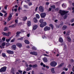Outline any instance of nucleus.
I'll return each mask as SVG.
<instances>
[{
	"label": "nucleus",
	"instance_id": "f257e3e1",
	"mask_svg": "<svg viewBox=\"0 0 74 74\" xmlns=\"http://www.w3.org/2000/svg\"><path fill=\"white\" fill-rule=\"evenodd\" d=\"M68 12L69 11H62L61 10H60L59 13L61 14V16H62V15L63 16V15H64L66 14H67Z\"/></svg>",
	"mask_w": 74,
	"mask_h": 74
},
{
	"label": "nucleus",
	"instance_id": "f03ea898",
	"mask_svg": "<svg viewBox=\"0 0 74 74\" xmlns=\"http://www.w3.org/2000/svg\"><path fill=\"white\" fill-rule=\"evenodd\" d=\"M6 69L7 67L5 66H4L2 67L1 69H0V72L2 73V72H4L6 71Z\"/></svg>",
	"mask_w": 74,
	"mask_h": 74
},
{
	"label": "nucleus",
	"instance_id": "7ed1b4c3",
	"mask_svg": "<svg viewBox=\"0 0 74 74\" xmlns=\"http://www.w3.org/2000/svg\"><path fill=\"white\" fill-rule=\"evenodd\" d=\"M39 10L41 12H43L44 11V7L41 6H40L39 8Z\"/></svg>",
	"mask_w": 74,
	"mask_h": 74
},
{
	"label": "nucleus",
	"instance_id": "20e7f679",
	"mask_svg": "<svg viewBox=\"0 0 74 74\" xmlns=\"http://www.w3.org/2000/svg\"><path fill=\"white\" fill-rule=\"evenodd\" d=\"M56 64H57V63L54 61H53L50 64L51 66L52 67H55L56 66Z\"/></svg>",
	"mask_w": 74,
	"mask_h": 74
},
{
	"label": "nucleus",
	"instance_id": "39448f33",
	"mask_svg": "<svg viewBox=\"0 0 74 74\" xmlns=\"http://www.w3.org/2000/svg\"><path fill=\"white\" fill-rule=\"evenodd\" d=\"M46 25H47V23L44 22L41 23L40 25V26L41 27H44V26H46Z\"/></svg>",
	"mask_w": 74,
	"mask_h": 74
},
{
	"label": "nucleus",
	"instance_id": "423d86ee",
	"mask_svg": "<svg viewBox=\"0 0 74 74\" xmlns=\"http://www.w3.org/2000/svg\"><path fill=\"white\" fill-rule=\"evenodd\" d=\"M46 16V13H42L40 14V16L42 18H44Z\"/></svg>",
	"mask_w": 74,
	"mask_h": 74
},
{
	"label": "nucleus",
	"instance_id": "0eeeda50",
	"mask_svg": "<svg viewBox=\"0 0 74 74\" xmlns=\"http://www.w3.org/2000/svg\"><path fill=\"white\" fill-rule=\"evenodd\" d=\"M51 29V28L49 27L46 26L44 28V31H47V30H50Z\"/></svg>",
	"mask_w": 74,
	"mask_h": 74
},
{
	"label": "nucleus",
	"instance_id": "6e6552de",
	"mask_svg": "<svg viewBox=\"0 0 74 74\" xmlns=\"http://www.w3.org/2000/svg\"><path fill=\"white\" fill-rule=\"evenodd\" d=\"M7 53L9 54H12L13 55L14 54V51H11L10 50H7L6 51Z\"/></svg>",
	"mask_w": 74,
	"mask_h": 74
},
{
	"label": "nucleus",
	"instance_id": "1a4fd4ad",
	"mask_svg": "<svg viewBox=\"0 0 74 74\" xmlns=\"http://www.w3.org/2000/svg\"><path fill=\"white\" fill-rule=\"evenodd\" d=\"M16 45L18 48H21L22 46V43H17Z\"/></svg>",
	"mask_w": 74,
	"mask_h": 74
},
{
	"label": "nucleus",
	"instance_id": "9d476101",
	"mask_svg": "<svg viewBox=\"0 0 74 74\" xmlns=\"http://www.w3.org/2000/svg\"><path fill=\"white\" fill-rule=\"evenodd\" d=\"M12 48L14 49V50H15L16 48V46L15 45H12Z\"/></svg>",
	"mask_w": 74,
	"mask_h": 74
},
{
	"label": "nucleus",
	"instance_id": "9b49d317",
	"mask_svg": "<svg viewBox=\"0 0 74 74\" xmlns=\"http://www.w3.org/2000/svg\"><path fill=\"white\" fill-rule=\"evenodd\" d=\"M38 27V25H34V27H33V30H36L37 28Z\"/></svg>",
	"mask_w": 74,
	"mask_h": 74
},
{
	"label": "nucleus",
	"instance_id": "f8f14e48",
	"mask_svg": "<svg viewBox=\"0 0 74 74\" xmlns=\"http://www.w3.org/2000/svg\"><path fill=\"white\" fill-rule=\"evenodd\" d=\"M59 41L60 42L62 43L63 42V40L62 38H60L59 40Z\"/></svg>",
	"mask_w": 74,
	"mask_h": 74
},
{
	"label": "nucleus",
	"instance_id": "ddd939ff",
	"mask_svg": "<svg viewBox=\"0 0 74 74\" xmlns=\"http://www.w3.org/2000/svg\"><path fill=\"white\" fill-rule=\"evenodd\" d=\"M16 26V25L15 24L12 25L10 26H9V27H12V28H14V27H15Z\"/></svg>",
	"mask_w": 74,
	"mask_h": 74
},
{
	"label": "nucleus",
	"instance_id": "4468645a",
	"mask_svg": "<svg viewBox=\"0 0 74 74\" xmlns=\"http://www.w3.org/2000/svg\"><path fill=\"white\" fill-rule=\"evenodd\" d=\"M33 21H34L35 23H37V19L36 17L34 18Z\"/></svg>",
	"mask_w": 74,
	"mask_h": 74
},
{
	"label": "nucleus",
	"instance_id": "2eb2a0df",
	"mask_svg": "<svg viewBox=\"0 0 74 74\" xmlns=\"http://www.w3.org/2000/svg\"><path fill=\"white\" fill-rule=\"evenodd\" d=\"M43 61L44 62H48V60L47 58H45L43 59Z\"/></svg>",
	"mask_w": 74,
	"mask_h": 74
},
{
	"label": "nucleus",
	"instance_id": "dca6fc26",
	"mask_svg": "<svg viewBox=\"0 0 74 74\" xmlns=\"http://www.w3.org/2000/svg\"><path fill=\"white\" fill-rule=\"evenodd\" d=\"M27 25L28 26H30L31 25V22L30 21H29L27 22Z\"/></svg>",
	"mask_w": 74,
	"mask_h": 74
},
{
	"label": "nucleus",
	"instance_id": "f3484780",
	"mask_svg": "<svg viewBox=\"0 0 74 74\" xmlns=\"http://www.w3.org/2000/svg\"><path fill=\"white\" fill-rule=\"evenodd\" d=\"M67 27L66 25H64L62 27V30H66V29Z\"/></svg>",
	"mask_w": 74,
	"mask_h": 74
},
{
	"label": "nucleus",
	"instance_id": "a211bd4d",
	"mask_svg": "<svg viewBox=\"0 0 74 74\" xmlns=\"http://www.w3.org/2000/svg\"><path fill=\"white\" fill-rule=\"evenodd\" d=\"M11 17H12V16H11V15H10L9 17H8V19H7L8 21H10L11 20Z\"/></svg>",
	"mask_w": 74,
	"mask_h": 74
},
{
	"label": "nucleus",
	"instance_id": "6ab92c4d",
	"mask_svg": "<svg viewBox=\"0 0 74 74\" xmlns=\"http://www.w3.org/2000/svg\"><path fill=\"white\" fill-rule=\"evenodd\" d=\"M24 41L26 44H29V42L27 40H25Z\"/></svg>",
	"mask_w": 74,
	"mask_h": 74
},
{
	"label": "nucleus",
	"instance_id": "aec40b11",
	"mask_svg": "<svg viewBox=\"0 0 74 74\" xmlns=\"http://www.w3.org/2000/svg\"><path fill=\"white\" fill-rule=\"evenodd\" d=\"M49 26L51 27V28L52 30H53V25H52V24H50L49 25Z\"/></svg>",
	"mask_w": 74,
	"mask_h": 74
},
{
	"label": "nucleus",
	"instance_id": "412c9836",
	"mask_svg": "<svg viewBox=\"0 0 74 74\" xmlns=\"http://www.w3.org/2000/svg\"><path fill=\"white\" fill-rule=\"evenodd\" d=\"M55 69L54 68H52L51 69V72L53 73H55Z\"/></svg>",
	"mask_w": 74,
	"mask_h": 74
},
{
	"label": "nucleus",
	"instance_id": "4be33fe9",
	"mask_svg": "<svg viewBox=\"0 0 74 74\" xmlns=\"http://www.w3.org/2000/svg\"><path fill=\"white\" fill-rule=\"evenodd\" d=\"M67 39L68 41L70 42L71 41V38H70L68 36L67 37Z\"/></svg>",
	"mask_w": 74,
	"mask_h": 74
},
{
	"label": "nucleus",
	"instance_id": "5701e85b",
	"mask_svg": "<svg viewBox=\"0 0 74 74\" xmlns=\"http://www.w3.org/2000/svg\"><path fill=\"white\" fill-rule=\"evenodd\" d=\"M20 32H17L16 33V37H18L19 34H20Z\"/></svg>",
	"mask_w": 74,
	"mask_h": 74
},
{
	"label": "nucleus",
	"instance_id": "b1692460",
	"mask_svg": "<svg viewBox=\"0 0 74 74\" xmlns=\"http://www.w3.org/2000/svg\"><path fill=\"white\" fill-rule=\"evenodd\" d=\"M51 7L52 9H55V5H53L51 6Z\"/></svg>",
	"mask_w": 74,
	"mask_h": 74
},
{
	"label": "nucleus",
	"instance_id": "393cba45",
	"mask_svg": "<svg viewBox=\"0 0 74 74\" xmlns=\"http://www.w3.org/2000/svg\"><path fill=\"white\" fill-rule=\"evenodd\" d=\"M63 64H64V63H62L60 65H59L58 66V67H61L63 66Z\"/></svg>",
	"mask_w": 74,
	"mask_h": 74
},
{
	"label": "nucleus",
	"instance_id": "a878e982",
	"mask_svg": "<svg viewBox=\"0 0 74 74\" xmlns=\"http://www.w3.org/2000/svg\"><path fill=\"white\" fill-rule=\"evenodd\" d=\"M2 56L5 58V57H7V56L5 55V54L4 53H3L2 54Z\"/></svg>",
	"mask_w": 74,
	"mask_h": 74
},
{
	"label": "nucleus",
	"instance_id": "bb28decb",
	"mask_svg": "<svg viewBox=\"0 0 74 74\" xmlns=\"http://www.w3.org/2000/svg\"><path fill=\"white\" fill-rule=\"evenodd\" d=\"M5 45V42H3L2 44V46L3 47V48H4V47Z\"/></svg>",
	"mask_w": 74,
	"mask_h": 74
},
{
	"label": "nucleus",
	"instance_id": "cd10ccee",
	"mask_svg": "<svg viewBox=\"0 0 74 74\" xmlns=\"http://www.w3.org/2000/svg\"><path fill=\"white\" fill-rule=\"evenodd\" d=\"M27 17H25L23 18V20L24 21H26V20H27Z\"/></svg>",
	"mask_w": 74,
	"mask_h": 74
},
{
	"label": "nucleus",
	"instance_id": "c85d7f7f",
	"mask_svg": "<svg viewBox=\"0 0 74 74\" xmlns=\"http://www.w3.org/2000/svg\"><path fill=\"white\" fill-rule=\"evenodd\" d=\"M26 70L27 71H29V70H31V68L30 67H28L27 68Z\"/></svg>",
	"mask_w": 74,
	"mask_h": 74
},
{
	"label": "nucleus",
	"instance_id": "c756f323",
	"mask_svg": "<svg viewBox=\"0 0 74 74\" xmlns=\"http://www.w3.org/2000/svg\"><path fill=\"white\" fill-rule=\"evenodd\" d=\"M37 66V64H36L35 65H33V68H35V67H36Z\"/></svg>",
	"mask_w": 74,
	"mask_h": 74
},
{
	"label": "nucleus",
	"instance_id": "7c9ffc66",
	"mask_svg": "<svg viewBox=\"0 0 74 74\" xmlns=\"http://www.w3.org/2000/svg\"><path fill=\"white\" fill-rule=\"evenodd\" d=\"M36 17L37 18H38V19H39V18H40V16H39V15L38 14L36 15Z\"/></svg>",
	"mask_w": 74,
	"mask_h": 74
},
{
	"label": "nucleus",
	"instance_id": "2f4dec72",
	"mask_svg": "<svg viewBox=\"0 0 74 74\" xmlns=\"http://www.w3.org/2000/svg\"><path fill=\"white\" fill-rule=\"evenodd\" d=\"M11 40V39L10 38L9 39H6V42H9Z\"/></svg>",
	"mask_w": 74,
	"mask_h": 74
},
{
	"label": "nucleus",
	"instance_id": "473e14b6",
	"mask_svg": "<svg viewBox=\"0 0 74 74\" xmlns=\"http://www.w3.org/2000/svg\"><path fill=\"white\" fill-rule=\"evenodd\" d=\"M67 15H66L65 16H64V19H66V18H67Z\"/></svg>",
	"mask_w": 74,
	"mask_h": 74
},
{
	"label": "nucleus",
	"instance_id": "72a5a7b5",
	"mask_svg": "<svg viewBox=\"0 0 74 74\" xmlns=\"http://www.w3.org/2000/svg\"><path fill=\"white\" fill-rule=\"evenodd\" d=\"M37 52L35 51H34V55H35V56H37Z\"/></svg>",
	"mask_w": 74,
	"mask_h": 74
},
{
	"label": "nucleus",
	"instance_id": "f704fd0d",
	"mask_svg": "<svg viewBox=\"0 0 74 74\" xmlns=\"http://www.w3.org/2000/svg\"><path fill=\"white\" fill-rule=\"evenodd\" d=\"M23 40V38L21 37L20 38H18L17 39V40Z\"/></svg>",
	"mask_w": 74,
	"mask_h": 74
},
{
	"label": "nucleus",
	"instance_id": "c9c22d12",
	"mask_svg": "<svg viewBox=\"0 0 74 74\" xmlns=\"http://www.w3.org/2000/svg\"><path fill=\"white\" fill-rule=\"evenodd\" d=\"M15 38H14L11 40V42H14V41H15Z\"/></svg>",
	"mask_w": 74,
	"mask_h": 74
},
{
	"label": "nucleus",
	"instance_id": "e433bc0d",
	"mask_svg": "<svg viewBox=\"0 0 74 74\" xmlns=\"http://www.w3.org/2000/svg\"><path fill=\"white\" fill-rule=\"evenodd\" d=\"M43 21L44 20H43V19H40L39 21V22H40V23H41L42 22H43Z\"/></svg>",
	"mask_w": 74,
	"mask_h": 74
},
{
	"label": "nucleus",
	"instance_id": "4c0bfd02",
	"mask_svg": "<svg viewBox=\"0 0 74 74\" xmlns=\"http://www.w3.org/2000/svg\"><path fill=\"white\" fill-rule=\"evenodd\" d=\"M32 49L33 50H36V47H33L32 48Z\"/></svg>",
	"mask_w": 74,
	"mask_h": 74
},
{
	"label": "nucleus",
	"instance_id": "58836bf2",
	"mask_svg": "<svg viewBox=\"0 0 74 74\" xmlns=\"http://www.w3.org/2000/svg\"><path fill=\"white\" fill-rule=\"evenodd\" d=\"M62 26H63V24H60L58 26V27H62Z\"/></svg>",
	"mask_w": 74,
	"mask_h": 74
},
{
	"label": "nucleus",
	"instance_id": "ea45409f",
	"mask_svg": "<svg viewBox=\"0 0 74 74\" xmlns=\"http://www.w3.org/2000/svg\"><path fill=\"white\" fill-rule=\"evenodd\" d=\"M29 5L30 6V5H32V3L31 2H29L28 3Z\"/></svg>",
	"mask_w": 74,
	"mask_h": 74
},
{
	"label": "nucleus",
	"instance_id": "a19ab883",
	"mask_svg": "<svg viewBox=\"0 0 74 74\" xmlns=\"http://www.w3.org/2000/svg\"><path fill=\"white\" fill-rule=\"evenodd\" d=\"M2 34L3 35V36H6V33H5V32H2Z\"/></svg>",
	"mask_w": 74,
	"mask_h": 74
},
{
	"label": "nucleus",
	"instance_id": "79ce46f5",
	"mask_svg": "<svg viewBox=\"0 0 74 74\" xmlns=\"http://www.w3.org/2000/svg\"><path fill=\"white\" fill-rule=\"evenodd\" d=\"M8 7V5H6L5 6V8H4L5 9V10H7V7Z\"/></svg>",
	"mask_w": 74,
	"mask_h": 74
},
{
	"label": "nucleus",
	"instance_id": "37998d69",
	"mask_svg": "<svg viewBox=\"0 0 74 74\" xmlns=\"http://www.w3.org/2000/svg\"><path fill=\"white\" fill-rule=\"evenodd\" d=\"M74 21V19H72L71 20V23H73V22Z\"/></svg>",
	"mask_w": 74,
	"mask_h": 74
},
{
	"label": "nucleus",
	"instance_id": "c03bdc74",
	"mask_svg": "<svg viewBox=\"0 0 74 74\" xmlns=\"http://www.w3.org/2000/svg\"><path fill=\"white\" fill-rule=\"evenodd\" d=\"M30 54L31 55H34V52H30Z\"/></svg>",
	"mask_w": 74,
	"mask_h": 74
},
{
	"label": "nucleus",
	"instance_id": "a18cd8bd",
	"mask_svg": "<svg viewBox=\"0 0 74 74\" xmlns=\"http://www.w3.org/2000/svg\"><path fill=\"white\" fill-rule=\"evenodd\" d=\"M58 22V20H54V22H55V23H57Z\"/></svg>",
	"mask_w": 74,
	"mask_h": 74
},
{
	"label": "nucleus",
	"instance_id": "49530a36",
	"mask_svg": "<svg viewBox=\"0 0 74 74\" xmlns=\"http://www.w3.org/2000/svg\"><path fill=\"white\" fill-rule=\"evenodd\" d=\"M11 72L12 73H13L14 72V69H12L11 71Z\"/></svg>",
	"mask_w": 74,
	"mask_h": 74
},
{
	"label": "nucleus",
	"instance_id": "de8ad7c7",
	"mask_svg": "<svg viewBox=\"0 0 74 74\" xmlns=\"http://www.w3.org/2000/svg\"><path fill=\"white\" fill-rule=\"evenodd\" d=\"M7 30V27H5L4 29V31H5L6 30Z\"/></svg>",
	"mask_w": 74,
	"mask_h": 74
},
{
	"label": "nucleus",
	"instance_id": "09e8293b",
	"mask_svg": "<svg viewBox=\"0 0 74 74\" xmlns=\"http://www.w3.org/2000/svg\"><path fill=\"white\" fill-rule=\"evenodd\" d=\"M25 66L26 67H29V65L27 64V62L25 63Z\"/></svg>",
	"mask_w": 74,
	"mask_h": 74
},
{
	"label": "nucleus",
	"instance_id": "8fccbe9b",
	"mask_svg": "<svg viewBox=\"0 0 74 74\" xmlns=\"http://www.w3.org/2000/svg\"><path fill=\"white\" fill-rule=\"evenodd\" d=\"M2 12L3 13H6V12H5V11H4L3 10H2Z\"/></svg>",
	"mask_w": 74,
	"mask_h": 74
},
{
	"label": "nucleus",
	"instance_id": "3c124183",
	"mask_svg": "<svg viewBox=\"0 0 74 74\" xmlns=\"http://www.w3.org/2000/svg\"><path fill=\"white\" fill-rule=\"evenodd\" d=\"M6 36H7V37H9V35L7 33H6Z\"/></svg>",
	"mask_w": 74,
	"mask_h": 74
},
{
	"label": "nucleus",
	"instance_id": "603ef678",
	"mask_svg": "<svg viewBox=\"0 0 74 74\" xmlns=\"http://www.w3.org/2000/svg\"><path fill=\"white\" fill-rule=\"evenodd\" d=\"M7 13H6V14H5L4 15V17H6V16H7Z\"/></svg>",
	"mask_w": 74,
	"mask_h": 74
},
{
	"label": "nucleus",
	"instance_id": "864d4df0",
	"mask_svg": "<svg viewBox=\"0 0 74 74\" xmlns=\"http://www.w3.org/2000/svg\"><path fill=\"white\" fill-rule=\"evenodd\" d=\"M2 40L3 41H5V38L3 37L2 38Z\"/></svg>",
	"mask_w": 74,
	"mask_h": 74
},
{
	"label": "nucleus",
	"instance_id": "5fc2aeb1",
	"mask_svg": "<svg viewBox=\"0 0 74 74\" xmlns=\"http://www.w3.org/2000/svg\"><path fill=\"white\" fill-rule=\"evenodd\" d=\"M0 16H3V14H2V13H1V12L0 13Z\"/></svg>",
	"mask_w": 74,
	"mask_h": 74
},
{
	"label": "nucleus",
	"instance_id": "6e6d98bb",
	"mask_svg": "<svg viewBox=\"0 0 74 74\" xmlns=\"http://www.w3.org/2000/svg\"><path fill=\"white\" fill-rule=\"evenodd\" d=\"M18 71V72H19V73H22V71L20 70H19Z\"/></svg>",
	"mask_w": 74,
	"mask_h": 74
},
{
	"label": "nucleus",
	"instance_id": "4d7b16f0",
	"mask_svg": "<svg viewBox=\"0 0 74 74\" xmlns=\"http://www.w3.org/2000/svg\"><path fill=\"white\" fill-rule=\"evenodd\" d=\"M56 11H59V8H57L55 9Z\"/></svg>",
	"mask_w": 74,
	"mask_h": 74
},
{
	"label": "nucleus",
	"instance_id": "13d9d810",
	"mask_svg": "<svg viewBox=\"0 0 74 74\" xmlns=\"http://www.w3.org/2000/svg\"><path fill=\"white\" fill-rule=\"evenodd\" d=\"M26 48H28V49H29V48H30V46H26Z\"/></svg>",
	"mask_w": 74,
	"mask_h": 74
},
{
	"label": "nucleus",
	"instance_id": "bf43d9fd",
	"mask_svg": "<svg viewBox=\"0 0 74 74\" xmlns=\"http://www.w3.org/2000/svg\"><path fill=\"white\" fill-rule=\"evenodd\" d=\"M14 11L15 12H16L17 11V8H15L14 9Z\"/></svg>",
	"mask_w": 74,
	"mask_h": 74
},
{
	"label": "nucleus",
	"instance_id": "052dcab7",
	"mask_svg": "<svg viewBox=\"0 0 74 74\" xmlns=\"http://www.w3.org/2000/svg\"><path fill=\"white\" fill-rule=\"evenodd\" d=\"M71 63H73L74 62V60L73 59H72L71 60Z\"/></svg>",
	"mask_w": 74,
	"mask_h": 74
},
{
	"label": "nucleus",
	"instance_id": "680f3d73",
	"mask_svg": "<svg viewBox=\"0 0 74 74\" xmlns=\"http://www.w3.org/2000/svg\"><path fill=\"white\" fill-rule=\"evenodd\" d=\"M29 66L30 67H33V65H32L31 64H29Z\"/></svg>",
	"mask_w": 74,
	"mask_h": 74
},
{
	"label": "nucleus",
	"instance_id": "e2e57ef3",
	"mask_svg": "<svg viewBox=\"0 0 74 74\" xmlns=\"http://www.w3.org/2000/svg\"><path fill=\"white\" fill-rule=\"evenodd\" d=\"M49 3L48 2H46V5H49Z\"/></svg>",
	"mask_w": 74,
	"mask_h": 74
},
{
	"label": "nucleus",
	"instance_id": "0e129e2a",
	"mask_svg": "<svg viewBox=\"0 0 74 74\" xmlns=\"http://www.w3.org/2000/svg\"><path fill=\"white\" fill-rule=\"evenodd\" d=\"M32 74H34V71H32Z\"/></svg>",
	"mask_w": 74,
	"mask_h": 74
},
{
	"label": "nucleus",
	"instance_id": "69168bd1",
	"mask_svg": "<svg viewBox=\"0 0 74 74\" xmlns=\"http://www.w3.org/2000/svg\"><path fill=\"white\" fill-rule=\"evenodd\" d=\"M15 21L16 23H18V22L17 20H15Z\"/></svg>",
	"mask_w": 74,
	"mask_h": 74
},
{
	"label": "nucleus",
	"instance_id": "338daca9",
	"mask_svg": "<svg viewBox=\"0 0 74 74\" xmlns=\"http://www.w3.org/2000/svg\"><path fill=\"white\" fill-rule=\"evenodd\" d=\"M61 74H65V72L64 71L62 72L61 73Z\"/></svg>",
	"mask_w": 74,
	"mask_h": 74
},
{
	"label": "nucleus",
	"instance_id": "774afa93",
	"mask_svg": "<svg viewBox=\"0 0 74 74\" xmlns=\"http://www.w3.org/2000/svg\"><path fill=\"white\" fill-rule=\"evenodd\" d=\"M72 71L73 72H74V66H73V68H72Z\"/></svg>",
	"mask_w": 74,
	"mask_h": 74
}]
</instances>
